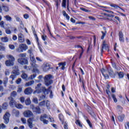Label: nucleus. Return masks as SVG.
I'll return each instance as SVG.
<instances>
[{
	"label": "nucleus",
	"mask_w": 129,
	"mask_h": 129,
	"mask_svg": "<svg viewBox=\"0 0 129 129\" xmlns=\"http://www.w3.org/2000/svg\"><path fill=\"white\" fill-rule=\"evenodd\" d=\"M118 76H119V78H123V76H124L123 73L119 72L118 73Z\"/></svg>",
	"instance_id": "obj_38"
},
{
	"label": "nucleus",
	"mask_w": 129,
	"mask_h": 129,
	"mask_svg": "<svg viewBox=\"0 0 129 129\" xmlns=\"http://www.w3.org/2000/svg\"><path fill=\"white\" fill-rule=\"evenodd\" d=\"M108 74H109L111 77H112V76H113V71H112V70H110L108 71Z\"/></svg>",
	"instance_id": "obj_41"
},
{
	"label": "nucleus",
	"mask_w": 129,
	"mask_h": 129,
	"mask_svg": "<svg viewBox=\"0 0 129 129\" xmlns=\"http://www.w3.org/2000/svg\"><path fill=\"white\" fill-rule=\"evenodd\" d=\"M8 99H9V100H10L9 102L10 106H11V107H14V106H16V105H17V102H16L14 98H8Z\"/></svg>",
	"instance_id": "obj_13"
},
{
	"label": "nucleus",
	"mask_w": 129,
	"mask_h": 129,
	"mask_svg": "<svg viewBox=\"0 0 129 129\" xmlns=\"http://www.w3.org/2000/svg\"><path fill=\"white\" fill-rule=\"evenodd\" d=\"M4 18L5 19H6V20L7 22H12V21L13 20V18H12V17L9 15H6L4 16Z\"/></svg>",
	"instance_id": "obj_22"
},
{
	"label": "nucleus",
	"mask_w": 129,
	"mask_h": 129,
	"mask_svg": "<svg viewBox=\"0 0 129 129\" xmlns=\"http://www.w3.org/2000/svg\"><path fill=\"white\" fill-rule=\"evenodd\" d=\"M103 49H105V50H106L107 51H109L108 45L106 43V41H104L103 44L102 48L101 49V56H102V53L103 52Z\"/></svg>",
	"instance_id": "obj_8"
},
{
	"label": "nucleus",
	"mask_w": 129,
	"mask_h": 129,
	"mask_svg": "<svg viewBox=\"0 0 129 129\" xmlns=\"http://www.w3.org/2000/svg\"><path fill=\"white\" fill-rule=\"evenodd\" d=\"M20 101L22 103H24L25 102V98L24 97H21L20 98Z\"/></svg>",
	"instance_id": "obj_52"
},
{
	"label": "nucleus",
	"mask_w": 129,
	"mask_h": 129,
	"mask_svg": "<svg viewBox=\"0 0 129 129\" xmlns=\"http://www.w3.org/2000/svg\"><path fill=\"white\" fill-rule=\"evenodd\" d=\"M35 111L36 113H41V110L40 109V107H37L35 108Z\"/></svg>",
	"instance_id": "obj_29"
},
{
	"label": "nucleus",
	"mask_w": 129,
	"mask_h": 129,
	"mask_svg": "<svg viewBox=\"0 0 129 129\" xmlns=\"http://www.w3.org/2000/svg\"><path fill=\"white\" fill-rule=\"evenodd\" d=\"M10 113L6 112L5 115L3 117L4 119V122L6 124H8L9 123V121H10Z\"/></svg>",
	"instance_id": "obj_10"
},
{
	"label": "nucleus",
	"mask_w": 129,
	"mask_h": 129,
	"mask_svg": "<svg viewBox=\"0 0 129 129\" xmlns=\"http://www.w3.org/2000/svg\"><path fill=\"white\" fill-rule=\"evenodd\" d=\"M6 33L7 34H8V35H10V34H11L12 33V32L11 31V30L10 29H6Z\"/></svg>",
	"instance_id": "obj_58"
},
{
	"label": "nucleus",
	"mask_w": 129,
	"mask_h": 129,
	"mask_svg": "<svg viewBox=\"0 0 129 129\" xmlns=\"http://www.w3.org/2000/svg\"><path fill=\"white\" fill-rule=\"evenodd\" d=\"M9 47L10 49H11V50H15V45H14L13 44H10L9 45Z\"/></svg>",
	"instance_id": "obj_42"
},
{
	"label": "nucleus",
	"mask_w": 129,
	"mask_h": 129,
	"mask_svg": "<svg viewBox=\"0 0 129 129\" xmlns=\"http://www.w3.org/2000/svg\"><path fill=\"white\" fill-rule=\"evenodd\" d=\"M28 53L30 54V56L34 55V54L33 53V48H30V49H29L28 50Z\"/></svg>",
	"instance_id": "obj_35"
},
{
	"label": "nucleus",
	"mask_w": 129,
	"mask_h": 129,
	"mask_svg": "<svg viewBox=\"0 0 129 129\" xmlns=\"http://www.w3.org/2000/svg\"><path fill=\"white\" fill-rule=\"evenodd\" d=\"M8 78H5L4 80V84L5 85H6V84H7V83H8Z\"/></svg>",
	"instance_id": "obj_53"
},
{
	"label": "nucleus",
	"mask_w": 129,
	"mask_h": 129,
	"mask_svg": "<svg viewBox=\"0 0 129 129\" xmlns=\"http://www.w3.org/2000/svg\"><path fill=\"white\" fill-rule=\"evenodd\" d=\"M22 82V79L19 78L16 81L17 84H20L21 82Z\"/></svg>",
	"instance_id": "obj_56"
},
{
	"label": "nucleus",
	"mask_w": 129,
	"mask_h": 129,
	"mask_svg": "<svg viewBox=\"0 0 129 129\" xmlns=\"http://www.w3.org/2000/svg\"><path fill=\"white\" fill-rule=\"evenodd\" d=\"M32 92H33V90L31 87L27 88L24 90V93L27 95H30V94H32Z\"/></svg>",
	"instance_id": "obj_15"
},
{
	"label": "nucleus",
	"mask_w": 129,
	"mask_h": 129,
	"mask_svg": "<svg viewBox=\"0 0 129 129\" xmlns=\"http://www.w3.org/2000/svg\"><path fill=\"white\" fill-rule=\"evenodd\" d=\"M52 75H47L45 76L44 78V83L46 86H49L53 83V81H52Z\"/></svg>",
	"instance_id": "obj_5"
},
{
	"label": "nucleus",
	"mask_w": 129,
	"mask_h": 129,
	"mask_svg": "<svg viewBox=\"0 0 129 129\" xmlns=\"http://www.w3.org/2000/svg\"><path fill=\"white\" fill-rule=\"evenodd\" d=\"M101 72L105 79H108L109 78V76H108V71L104 70V69H102L101 70Z\"/></svg>",
	"instance_id": "obj_9"
},
{
	"label": "nucleus",
	"mask_w": 129,
	"mask_h": 129,
	"mask_svg": "<svg viewBox=\"0 0 129 129\" xmlns=\"http://www.w3.org/2000/svg\"><path fill=\"white\" fill-rule=\"evenodd\" d=\"M21 121L23 122V123H27V120L25 118H21Z\"/></svg>",
	"instance_id": "obj_47"
},
{
	"label": "nucleus",
	"mask_w": 129,
	"mask_h": 129,
	"mask_svg": "<svg viewBox=\"0 0 129 129\" xmlns=\"http://www.w3.org/2000/svg\"><path fill=\"white\" fill-rule=\"evenodd\" d=\"M58 117H59V120H60V121H63L64 120V116H63V115L62 114H59Z\"/></svg>",
	"instance_id": "obj_34"
},
{
	"label": "nucleus",
	"mask_w": 129,
	"mask_h": 129,
	"mask_svg": "<svg viewBox=\"0 0 129 129\" xmlns=\"http://www.w3.org/2000/svg\"><path fill=\"white\" fill-rule=\"evenodd\" d=\"M18 66H15L13 68V71L12 72V74L10 76V78L12 79V81H14L18 75H20V72L18 69Z\"/></svg>",
	"instance_id": "obj_4"
},
{
	"label": "nucleus",
	"mask_w": 129,
	"mask_h": 129,
	"mask_svg": "<svg viewBox=\"0 0 129 129\" xmlns=\"http://www.w3.org/2000/svg\"><path fill=\"white\" fill-rule=\"evenodd\" d=\"M8 106V103H4L2 106V108H3V109H7Z\"/></svg>",
	"instance_id": "obj_33"
},
{
	"label": "nucleus",
	"mask_w": 129,
	"mask_h": 129,
	"mask_svg": "<svg viewBox=\"0 0 129 129\" xmlns=\"http://www.w3.org/2000/svg\"><path fill=\"white\" fill-rule=\"evenodd\" d=\"M17 96V92L13 91L11 93V97L10 98H13V97L15 98Z\"/></svg>",
	"instance_id": "obj_25"
},
{
	"label": "nucleus",
	"mask_w": 129,
	"mask_h": 129,
	"mask_svg": "<svg viewBox=\"0 0 129 129\" xmlns=\"http://www.w3.org/2000/svg\"><path fill=\"white\" fill-rule=\"evenodd\" d=\"M1 40L3 43H8V42H9V38L6 36L4 37H2L1 38Z\"/></svg>",
	"instance_id": "obj_21"
},
{
	"label": "nucleus",
	"mask_w": 129,
	"mask_h": 129,
	"mask_svg": "<svg viewBox=\"0 0 129 129\" xmlns=\"http://www.w3.org/2000/svg\"><path fill=\"white\" fill-rule=\"evenodd\" d=\"M88 111L89 113H90V114L92 115V116H93L94 117V116H95V114H94V112H93V111H92V110H91V109H89Z\"/></svg>",
	"instance_id": "obj_31"
},
{
	"label": "nucleus",
	"mask_w": 129,
	"mask_h": 129,
	"mask_svg": "<svg viewBox=\"0 0 129 129\" xmlns=\"http://www.w3.org/2000/svg\"><path fill=\"white\" fill-rule=\"evenodd\" d=\"M21 77L22 78H23V79H25V80H27V79H28V75H27V74H26L25 73H23L21 75Z\"/></svg>",
	"instance_id": "obj_27"
},
{
	"label": "nucleus",
	"mask_w": 129,
	"mask_h": 129,
	"mask_svg": "<svg viewBox=\"0 0 129 129\" xmlns=\"http://www.w3.org/2000/svg\"><path fill=\"white\" fill-rule=\"evenodd\" d=\"M33 34H34V37H35V38L37 40V42H38L39 38H38V36H37V34H36V31H33Z\"/></svg>",
	"instance_id": "obj_48"
},
{
	"label": "nucleus",
	"mask_w": 129,
	"mask_h": 129,
	"mask_svg": "<svg viewBox=\"0 0 129 129\" xmlns=\"http://www.w3.org/2000/svg\"><path fill=\"white\" fill-rule=\"evenodd\" d=\"M66 3L67 0H62V7H63V8H66Z\"/></svg>",
	"instance_id": "obj_37"
},
{
	"label": "nucleus",
	"mask_w": 129,
	"mask_h": 129,
	"mask_svg": "<svg viewBox=\"0 0 129 129\" xmlns=\"http://www.w3.org/2000/svg\"><path fill=\"white\" fill-rule=\"evenodd\" d=\"M23 114L25 117H33V112L30 110L24 111Z\"/></svg>",
	"instance_id": "obj_12"
},
{
	"label": "nucleus",
	"mask_w": 129,
	"mask_h": 129,
	"mask_svg": "<svg viewBox=\"0 0 129 129\" xmlns=\"http://www.w3.org/2000/svg\"><path fill=\"white\" fill-rule=\"evenodd\" d=\"M76 124H78V125H79V126H81V127H82V124H81L79 120H77L76 121Z\"/></svg>",
	"instance_id": "obj_40"
},
{
	"label": "nucleus",
	"mask_w": 129,
	"mask_h": 129,
	"mask_svg": "<svg viewBox=\"0 0 129 129\" xmlns=\"http://www.w3.org/2000/svg\"><path fill=\"white\" fill-rule=\"evenodd\" d=\"M81 10L82 11H83V12H86V13H88L89 12H90V11L88 10H87L85 8H81Z\"/></svg>",
	"instance_id": "obj_51"
},
{
	"label": "nucleus",
	"mask_w": 129,
	"mask_h": 129,
	"mask_svg": "<svg viewBox=\"0 0 129 129\" xmlns=\"http://www.w3.org/2000/svg\"><path fill=\"white\" fill-rule=\"evenodd\" d=\"M15 106L16 107H17V108H19V109H21L23 108V107H24V106L21 104H16Z\"/></svg>",
	"instance_id": "obj_30"
},
{
	"label": "nucleus",
	"mask_w": 129,
	"mask_h": 129,
	"mask_svg": "<svg viewBox=\"0 0 129 129\" xmlns=\"http://www.w3.org/2000/svg\"><path fill=\"white\" fill-rule=\"evenodd\" d=\"M103 29L104 31V32L103 31H101V33L102 34V35L101 37V40H103V39H104V37H105V35H106V28H105V27H103Z\"/></svg>",
	"instance_id": "obj_20"
},
{
	"label": "nucleus",
	"mask_w": 129,
	"mask_h": 129,
	"mask_svg": "<svg viewBox=\"0 0 129 129\" xmlns=\"http://www.w3.org/2000/svg\"><path fill=\"white\" fill-rule=\"evenodd\" d=\"M36 91L33 92L34 94H36V93H37V94H39V93H41V90L43 91L44 94H48V90L45 88V87H42V84H37V86L35 88Z\"/></svg>",
	"instance_id": "obj_3"
},
{
	"label": "nucleus",
	"mask_w": 129,
	"mask_h": 129,
	"mask_svg": "<svg viewBox=\"0 0 129 129\" xmlns=\"http://www.w3.org/2000/svg\"><path fill=\"white\" fill-rule=\"evenodd\" d=\"M1 128H6V125L5 124H0V129Z\"/></svg>",
	"instance_id": "obj_54"
},
{
	"label": "nucleus",
	"mask_w": 129,
	"mask_h": 129,
	"mask_svg": "<svg viewBox=\"0 0 129 129\" xmlns=\"http://www.w3.org/2000/svg\"><path fill=\"white\" fill-rule=\"evenodd\" d=\"M28 48L27 44L22 43L19 45V47L16 49V51L19 53L21 52H24V51L28 50Z\"/></svg>",
	"instance_id": "obj_6"
},
{
	"label": "nucleus",
	"mask_w": 129,
	"mask_h": 129,
	"mask_svg": "<svg viewBox=\"0 0 129 129\" xmlns=\"http://www.w3.org/2000/svg\"><path fill=\"white\" fill-rule=\"evenodd\" d=\"M36 76H37V75H36V74L32 75L30 76V79H31V80H33V79H34V78H35Z\"/></svg>",
	"instance_id": "obj_55"
},
{
	"label": "nucleus",
	"mask_w": 129,
	"mask_h": 129,
	"mask_svg": "<svg viewBox=\"0 0 129 129\" xmlns=\"http://www.w3.org/2000/svg\"><path fill=\"white\" fill-rule=\"evenodd\" d=\"M5 22L4 21H1L0 22V26L1 28H3L4 29L5 28V25H4Z\"/></svg>",
	"instance_id": "obj_44"
},
{
	"label": "nucleus",
	"mask_w": 129,
	"mask_h": 129,
	"mask_svg": "<svg viewBox=\"0 0 129 129\" xmlns=\"http://www.w3.org/2000/svg\"><path fill=\"white\" fill-rule=\"evenodd\" d=\"M48 118H49L48 117V116L46 114H44L40 116V120L41 121H43L44 124H48V122H49V121H48V120H46V119H48Z\"/></svg>",
	"instance_id": "obj_7"
},
{
	"label": "nucleus",
	"mask_w": 129,
	"mask_h": 129,
	"mask_svg": "<svg viewBox=\"0 0 129 129\" xmlns=\"http://www.w3.org/2000/svg\"><path fill=\"white\" fill-rule=\"evenodd\" d=\"M7 57L9 59L8 60H11V61H13L15 62V58L14 57V56L11 54H8L7 55Z\"/></svg>",
	"instance_id": "obj_23"
},
{
	"label": "nucleus",
	"mask_w": 129,
	"mask_h": 129,
	"mask_svg": "<svg viewBox=\"0 0 129 129\" xmlns=\"http://www.w3.org/2000/svg\"><path fill=\"white\" fill-rule=\"evenodd\" d=\"M63 127H64V129H69V128H68V124L66 122L64 123V125L63 126Z\"/></svg>",
	"instance_id": "obj_60"
},
{
	"label": "nucleus",
	"mask_w": 129,
	"mask_h": 129,
	"mask_svg": "<svg viewBox=\"0 0 129 129\" xmlns=\"http://www.w3.org/2000/svg\"><path fill=\"white\" fill-rule=\"evenodd\" d=\"M119 40L120 42H121V43L124 42V38L123 37V33H122V32L120 31L119 32Z\"/></svg>",
	"instance_id": "obj_16"
},
{
	"label": "nucleus",
	"mask_w": 129,
	"mask_h": 129,
	"mask_svg": "<svg viewBox=\"0 0 129 129\" xmlns=\"http://www.w3.org/2000/svg\"><path fill=\"white\" fill-rule=\"evenodd\" d=\"M33 119L31 118H30L27 120V123L30 127V128H33Z\"/></svg>",
	"instance_id": "obj_18"
},
{
	"label": "nucleus",
	"mask_w": 129,
	"mask_h": 129,
	"mask_svg": "<svg viewBox=\"0 0 129 129\" xmlns=\"http://www.w3.org/2000/svg\"><path fill=\"white\" fill-rule=\"evenodd\" d=\"M45 101H43L39 103V105L42 106V105H45Z\"/></svg>",
	"instance_id": "obj_62"
},
{
	"label": "nucleus",
	"mask_w": 129,
	"mask_h": 129,
	"mask_svg": "<svg viewBox=\"0 0 129 129\" xmlns=\"http://www.w3.org/2000/svg\"><path fill=\"white\" fill-rule=\"evenodd\" d=\"M15 61L11 60H7L5 62V64L6 66H14V64H15L14 63Z\"/></svg>",
	"instance_id": "obj_17"
},
{
	"label": "nucleus",
	"mask_w": 129,
	"mask_h": 129,
	"mask_svg": "<svg viewBox=\"0 0 129 129\" xmlns=\"http://www.w3.org/2000/svg\"><path fill=\"white\" fill-rule=\"evenodd\" d=\"M117 118H118L119 121L122 122V121H123V119H124V115H119L117 117Z\"/></svg>",
	"instance_id": "obj_24"
},
{
	"label": "nucleus",
	"mask_w": 129,
	"mask_h": 129,
	"mask_svg": "<svg viewBox=\"0 0 129 129\" xmlns=\"http://www.w3.org/2000/svg\"><path fill=\"white\" fill-rule=\"evenodd\" d=\"M18 41L20 43H24L25 42V36L24 34L22 33L18 34Z\"/></svg>",
	"instance_id": "obj_14"
},
{
	"label": "nucleus",
	"mask_w": 129,
	"mask_h": 129,
	"mask_svg": "<svg viewBox=\"0 0 129 129\" xmlns=\"http://www.w3.org/2000/svg\"><path fill=\"white\" fill-rule=\"evenodd\" d=\"M2 7L3 11H5V12H9V7L4 5H2Z\"/></svg>",
	"instance_id": "obj_26"
},
{
	"label": "nucleus",
	"mask_w": 129,
	"mask_h": 129,
	"mask_svg": "<svg viewBox=\"0 0 129 129\" xmlns=\"http://www.w3.org/2000/svg\"><path fill=\"white\" fill-rule=\"evenodd\" d=\"M125 127L126 129H129V123L125 125Z\"/></svg>",
	"instance_id": "obj_64"
},
{
	"label": "nucleus",
	"mask_w": 129,
	"mask_h": 129,
	"mask_svg": "<svg viewBox=\"0 0 129 129\" xmlns=\"http://www.w3.org/2000/svg\"><path fill=\"white\" fill-rule=\"evenodd\" d=\"M34 83H35V81H30L28 82H27L25 85V87H29V86H32V85H33V84H34Z\"/></svg>",
	"instance_id": "obj_19"
},
{
	"label": "nucleus",
	"mask_w": 129,
	"mask_h": 129,
	"mask_svg": "<svg viewBox=\"0 0 129 129\" xmlns=\"http://www.w3.org/2000/svg\"><path fill=\"white\" fill-rule=\"evenodd\" d=\"M30 64L33 68V72L35 73H39V66L36 64V58H35V56L34 54L32 55H30Z\"/></svg>",
	"instance_id": "obj_1"
},
{
	"label": "nucleus",
	"mask_w": 129,
	"mask_h": 129,
	"mask_svg": "<svg viewBox=\"0 0 129 129\" xmlns=\"http://www.w3.org/2000/svg\"><path fill=\"white\" fill-rule=\"evenodd\" d=\"M105 16H106V17H109L110 18H113V15L111 14H105Z\"/></svg>",
	"instance_id": "obj_59"
},
{
	"label": "nucleus",
	"mask_w": 129,
	"mask_h": 129,
	"mask_svg": "<svg viewBox=\"0 0 129 129\" xmlns=\"http://www.w3.org/2000/svg\"><path fill=\"white\" fill-rule=\"evenodd\" d=\"M18 39V37H17L16 35H14L13 36V40H14V41H16V40H17Z\"/></svg>",
	"instance_id": "obj_61"
},
{
	"label": "nucleus",
	"mask_w": 129,
	"mask_h": 129,
	"mask_svg": "<svg viewBox=\"0 0 129 129\" xmlns=\"http://www.w3.org/2000/svg\"><path fill=\"white\" fill-rule=\"evenodd\" d=\"M27 54L26 53H20L18 55V62L21 65H26L28 64V59L26 58Z\"/></svg>",
	"instance_id": "obj_2"
},
{
	"label": "nucleus",
	"mask_w": 129,
	"mask_h": 129,
	"mask_svg": "<svg viewBox=\"0 0 129 129\" xmlns=\"http://www.w3.org/2000/svg\"><path fill=\"white\" fill-rule=\"evenodd\" d=\"M117 109L119 111L122 110V107L119 105H118L117 106Z\"/></svg>",
	"instance_id": "obj_57"
},
{
	"label": "nucleus",
	"mask_w": 129,
	"mask_h": 129,
	"mask_svg": "<svg viewBox=\"0 0 129 129\" xmlns=\"http://www.w3.org/2000/svg\"><path fill=\"white\" fill-rule=\"evenodd\" d=\"M15 114L16 116H19L20 115V112L19 111H15Z\"/></svg>",
	"instance_id": "obj_63"
},
{
	"label": "nucleus",
	"mask_w": 129,
	"mask_h": 129,
	"mask_svg": "<svg viewBox=\"0 0 129 129\" xmlns=\"http://www.w3.org/2000/svg\"><path fill=\"white\" fill-rule=\"evenodd\" d=\"M43 69L44 72H47V71H49V70L51 69V64L49 63H44Z\"/></svg>",
	"instance_id": "obj_11"
},
{
	"label": "nucleus",
	"mask_w": 129,
	"mask_h": 129,
	"mask_svg": "<svg viewBox=\"0 0 129 129\" xmlns=\"http://www.w3.org/2000/svg\"><path fill=\"white\" fill-rule=\"evenodd\" d=\"M6 50V47L5 46L0 45V51H5Z\"/></svg>",
	"instance_id": "obj_46"
},
{
	"label": "nucleus",
	"mask_w": 129,
	"mask_h": 129,
	"mask_svg": "<svg viewBox=\"0 0 129 129\" xmlns=\"http://www.w3.org/2000/svg\"><path fill=\"white\" fill-rule=\"evenodd\" d=\"M25 104H26V105H30V104H31V100L30 99V98H28L26 100Z\"/></svg>",
	"instance_id": "obj_28"
},
{
	"label": "nucleus",
	"mask_w": 129,
	"mask_h": 129,
	"mask_svg": "<svg viewBox=\"0 0 129 129\" xmlns=\"http://www.w3.org/2000/svg\"><path fill=\"white\" fill-rule=\"evenodd\" d=\"M112 97L114 102H117V99H116V97H115V95L112 94Z\"/></svg>",
	"instance_id": "obj_39"
},
{
	"label": "nucleus",
	"mask_w": 129,
	"mask_h": 129,
	"mask_svg": "<svg viewBox=\"0 0 129 129\" xmlns=\"http://www.w3.org/2000/svg\"><path fill=\"white\" fill-rule=\"evenodd\" d=\"M58 65H59V66H61V69H62V70H64V69H65V64H64L63 62L58 63Z\"/></svg>",
	"instance_id": "obj_36"
},
{
	"label": "nucleus",
	"mask_w": 129,
	"mask_h": 129,
	"mask_svg": "<svg viewBox=\"0 0 129 129\" xmlns=\"http://www.w3.org/2000/svg\"><path fill=\"white\" fill-rule=\"evenodd\" d=\"M110 7H112V8H114V9H120V8L119 7V6H118V5H116V4H111L110 5Z\"/></svg>",
	"instance_id": "obj_32"
},
{
	"label": "nucleus",
	"mask_w": 129,
	"mask_h": 129,
	"mask_svg": "<svg viewBox=\"0 0 129 129\" xmlns=\"http://www.w3.org/2000/svg\"><path fill=\"white\" fill-rule=\"evenodd\" d=\"M87 122L88 123L90 127H92V124H91V122L89 120V119H87Z\"/></svg>",
	"instance_id": "obj_50"
},
{
	"label": "nucleus",
	"mask_w": 129,
	"mask_h": 129,
	"mask_svg": "<svg viewBox=\"0 0 129 129\" xmlns=\"http://www.w3.org/2000/svg\"><path fill=\"white\" fill-rule=\"evenodd\" d=\"M32 100L34 103H38V99L36 97H34Z\"/></svg>",
	"instance_id": "obj_49"
},
{
	"label": "nucleus",
	"mask_w": 129,
	"mask_h": 129,
	"mask_svg": "<svg viewBox=\"0 0 129 129\" xmlns=\"http://www.w3.org/2000/svg\"><path fill=\"white\" fill-rule=\"evenodd\" d=\"M38 46L41 53H43V49H42V47H41V45H40V43H39V42H38Z\"/></svg>",
	"instance_id": "obj_45"
},
{
	"label": "nucleus",
	"mask_w": 129,
	"mask_h": 129,
	"mask_svg": "<svg viewBox=\"0 0 129 129\" xmlns=\"http://www.w3.org/2000/svg\"><path fill=\"white\" fill-rule=\"evenodd\" d=\"M5 73L7 76L10 75V70H6Z\"/></svg>",
	"instance_id": "obj_43"
}]
</instances>
